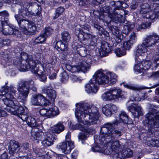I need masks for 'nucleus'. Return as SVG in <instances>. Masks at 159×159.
<instances>
[{"label": "nucleus", "mask_w": 159, "mask_h": 159, "mask_svg": "<svg viewBox=\"0 0 159 159\" xmlns=\"http://www.w3.org/2000/svg\"><path fill=\"white\" fill-rule=\"evenodd\" d=\"M87 137V134L86 135L85 134L83 133H80L78 135V139L82 141V143L83 144H84V143L83 141L85 140Z\"/></svg>", "instance_id": "864d4df0"}, {"label": "nucleus", "mask_w": 159, "mask_h": 159, "mask_svg": "<svg viewBox=\"0 0 159 159\" xmlns=\"http://www.w3.org/2000/svg\"><path fill=\"white\" fill-rule=\"evenodd\" d=\"M101 133L103 135L100 140L106 145L105 154L109 155L118 153L125 147L122 143L115 139V138H119L121 135V132L115 129L113 125L106 123L103 125L101 129Z\"/></svg>", "instance_id": "f03ea898"}, {"label": "nucleus", "mask_w": 159, "mask_h": 159, "mask_svg": "<svg viewBox=\"0 0 159 159\" xmlns=\"http://www.w3.org/2000/svg\"><path fill=\"white\" fill-rule=\"evenodd\" d=\"M113 14H110L109 17L114 21L118 22L120 23L124 22L122 19L123 16L125 14V11L123 9H120V7H115L114 9Z\"/></svg>", "instance_id": "9b49d317"}, {"label": "nucleus", "mask_w": 159, "mask_h": 159, "mask_svg": "<svg viewBox=\"0 0 159 159\" xmlns=\"http://www.w3.org/2000/svg\"><path fill=\"white\" fill-rule=\"evenodd\" d=\"M28 22L29 23L26 25L25 30L23 32L27 35H31L34 34L36 28L32 21L30 20Z\"/></svg>", "instance_id": "393cba45"}, {"label": "nucleus", "mask_w": 159, "mask_h": 159, "mask_svg": "<svg viewBox=\"0 0 159 159\" xmlns=\"http://www.w3.org/2000/svg\"><path fill=\"white\" fill-rule=\"evenodd\" d=\"M7 115V112L2 108L0 107V117H4L6 116Z\"/></svg>", "instance_id": "69168bd1"}, {"label": "nucleus", "mask_w": 159, "mask_h": 159, "mask_svg": "<svg viewBox=\"0 0 159 159\" xmlns=\"http://www.w3.org/2000/svg\"><path fill=\"white\" fill-rule=\"evenodd\" d=\"M127 108L134 117L138 118L139 116H142L143 115L141 107L134 103H131L127 107Z\"/></svg>", "instance_id": "f3484780"}, {"label": "nucleus", "mask_w": 159, "mask_h": 159, "mask_svg": "<svg viewBox=\"0 0 159 159\" xmlns=\"http://www.w3.org/2000/svg\"><path fill=\"white\" fill-rule=\"evenodd\" d=\"M75 33L80 41L84 40V34L81 32L80 28L76 27L75 30Z\"/></svg>", "instance_id": "473e14b6"}, {"label": "nucleus", "mask_w": 159, "mask_h": 159, "mask_svg": "<svg viewBox=\"0 0 159 159\" xmlns=\"http://www.w3.org/2000/svg\"><path fill=\"white\" fill-rule=\"evenodd\" d=\"M57 148L61 150L65 153L69 154L74 148V143L72 141H67L66 142L59 143L57 145Z\"/></svg>", "instance_id": "4468645a"}, {"label": "nucleus", "mask_w": 159, "mask_h": 159, "mask_svg": "<svg viewBox=\"0 0 159 159\" xmlns=\"http://www.w3.org/2000/svg\"><path fill=\"white\" fill-rule=\"evenodd\" d=\"M109 82V78L103 72L102 70L96 71L89 83L85 85V90L88 93H95L98 89L97 85L107 84Z\"/></svg>", "instance_id": "7ed1b4c3"}, {"label": "nucleus", "mask_w": 159, "mask_h": 159, "mask_svg": "<svg viewBox=\"0 0 159 159\" xmlns=\"http://www.w3.org/2000/svg\"><path fill=\"white\" fill-rule=\"evenodd\" d=\"M31 9H29V12L30 15L32 16H38L40 20L42 19V16L41 15V7L37 5V4L34 2V5L31 7Z\"/></svg>", "instance_id": "b1692460"}, {"label": "nucleus", "mask_w": 159, "mask_h": 159, "mask_svg": "<svg viewBox=\"0 0 159 159\" xmlns=\"http://www.w3.org/2000/svg\"><path fill=\"white\" fill-rule=\"evenodd\" d=\"M41 115L47 118L56 116L59 114L58 108L56 106H52L49 109L43 108L39 111Z\"/></svg>", "instance_id": "f8f14e48"}, {"label": "nucleus", "mask_w": 159, "mask_h": 159, "mask_svg": "<svg viewBox=\"0 0 159 159\" xmlns=\"http://www.w3.org/2000/svg\"><path fill=\"white\" fill-rule=\"evenodd\" d=\"M46 39L45 36L43 34H41L37 37L34 40L36 43H41L43 42Z\"/></svg>", "instance_id": "4c0bfd02"}, {"label": "nucleus", "mask_w": 159, "mask_h": 159, "mask_svg": "<svg viewBox=\"0 0 159 159\" xmlns=\"http://www.w3.org/2000/svg\"><path fill=\"white\" fill-rule=\"evenodd\" d=\"M6 98L4 100V103L6 106L9 107L13 109V111H11L12 113L18 116L19 115L24 112V109L23 107L17 105L12 100L13 99V95L9 93L6 94Z\"/></svg>", "instance_id": "0eeeda50"}, {"label": "nucleus", "mask_w": 159, "mask_h": 159, "mask_svg": "<svg viewBox=\"0 0 159 159\" xmlns=\"http://www.w3.org/2000/svg\"><path fill=\"white\" fill-rule=\"evenodd\" d=\"M124 86L126 88L133 91H138L140 89L139 88L137 87L134 85L131 84L129 85L128 84H125L124 85Z\"/></svg>", "instance_id": "6e6d98bb"}, {"label": "nucleus", "mask_w": 159, "mask_h": 159, "mask_svg": "<svg viewBox=\"0 0 159 159\" xmlns=\"http://www.w3.org/2000/svg\"><path fill=\"white\" fill-rule=\"evenodd\" d=\"M32 139L34 140L41 139L43 135V133L40 130H33L31 132Z\"/></svg>", "instance_id": "c756f323"}, {"label": "nucleus", "mask_w": 159, "mask_h": 159, "mask_svg": "<svg viewBox=\"0 0 159 159\" xmlns=\"http://www.w3.org/2000/svg\"><path fill=\"white\" fill-rule=\"evenodd\" d=\"M20 84H22L21 87V88L25 89V88L28 90L29 92L30 89L34 92L37 91V88L35 86L34 82L32 80L20 82L18 83V86H20Z\"/></svg>", "instance_id": "412c9836"}, {"label": "nucleus", "mask_w": 159, "mask_h": 159, "mask_svg": "<svg viewBox=\"0 0 159 159\" xmlns=\"http://www.w3.org/2000/svg\"><path fill=\"white\" fill-rule=\"evenodd\" d=\"M31 103L37 106H47L51 104L50 102L41 94L32 95L31 98Z\"/></svg>", "instance_id": "6e6552de"}, {"label": "nucleus", "mask_w": 159, "mask_h": 159, "mask_svg": "<svg viewBox=\"0 0 159 159\" xmlns=\"http://www.w3.org/2000/svg\"><path fill=\"white\" fill-rule=\"evenodd\" d=\"M148 76L151 77L154 76L156 77H159V71H157L155 72L148 73Z\"/></svg>", "instance_id": "0e129e2a"}, {"label": "nucleus", "mask_w": 159, "mask_h": 159, "mask_svg": "<svg viewBox=\"0 0 159 159\" xmlns=\"http://www.w3.org/2000/svg\"><path fill=\"white\" fill-rule=\"evenodd\" d=\"M79 1L80 5L85 6L89 3V0H77Z\"/></svg>", "instance_id": "680f3d73"}, {"label": "nucleus", "mask_w": 159, "mask_h": 159, "mask_svg": "<svg viewBox=\"0 0 159 159\" xmlns=\"http://www.w3.org/2000/svg\"><path fill=\"white\" fill-rule=\"evenodd\" d=\"M21 57L22 59L25 61L27 63L25 65L22 63V62L20 65V68L22 69V71H26L29 69L31 70V65H30V61H34L31 55H29L27 54L25 52H23L21 54Z\"/></svg>", "instance_id": "ddd939ff"}, {"label": "nucleus", "mask_w": 159, "mask_h": 159, "mask_svg": "<svg viewBox=\"0 0 159 159\" xmlns=\"http://www.w3.org/2000/svg\"><path fill=\"white\" fill-rule=\"evenodd\" d=\"M75 115L79 123L75 125V129L90 133L92 129L84 127L80 123L88 126L97 123L100 116L98 108L94 105H89L86 103H80L76 104Z\"/></svg>", "instance_id": "f257e3e1"}, {"label": "nucleus", "mask_w": 159, "mask_h": 159, "mask_svg": "<svg viewBox=\"0 0 159 159\" xmlns=\"http://www.w3.org/2000/svg\"><path fill=\"white\" fill-rule=\"evenodd\" d=\"M157 106L150 105L149 108V112L146 115L145 120L143 121L150 134L157 130L156 128H159V111H157Z\"/></svg>", "instance_id": "20e7f679"}, {"label": "nucleus", "mask_w": 159, "mask_h": 159, "mask_svg": "<svg viewBox=\"0 0 159 159\" xmlns=\"http://www.w3.org/2000/svg\"><path fill=\"white\" fill-rule=\"evenodd\" d=\"M19 118L21 119L23 121H25L27 122V118L28 116H28L27 114H21L18 116Z\"/></svg>", "instance_id": "052dcab7"}, {"label": "nucleus", "mask_w": 159, "mask_h": 159, "mask_svg": "<svg viewBox=\"0 0 159 159\" xmlns=\"http://www.w3.org/2000/svg\"><path fill=\"white\" fill-rule=\"evenodd\" d=\"M137 37L136 33L133 32L130 34L129 36V41L131 43H135L137 40Z\"/></svg>", "instance_id": "09e8293b"}, {"label": "nucleus", "mask_w": 159, "mask_h": 159, "mask_svg": "<svg viewBox=\"0 0 159 159\" xmlns=\"http://www.w3.org/2000/svg\"><path fill=\"white\" fill-rule=\"evenodd\" d=\"M27 123L29 126L32 127L37 126V122L35 119L31 116L28 117Z\"/></svg>", "instance_id": "c9c22d12"}, {"label": "nucleus", "mask_w": 159, "mask_h": 159, "mask_svg": "<svg viewBox=\"0 0 159 159\" xmlns=\"http://www.w3.org/2000/svg\"><path fill=\"white\" fill-rule=\"evenodd\" d=\"M120 119L118 120L116 119V121L113 123L111 124L113 125V127L116 126L118 127L120 125V123L122 122L124 123L128 124H131L132 121V120L129 118L128 116L126 114V113L123 111H122L120 114Z\"/></svg>", "instance_id": "dca6fc26"}, {"label": "nucleus", "mask_w": 159, "mask_h": 159, "mask_svg": "<svg viewBox=\"0 0 159 159\" xmlns=\"http://www.w3.org/2000/svg\"><path fill=\"white\" fill-rule=\"evenodd\" d=\"M110 77V82L112 84H115L117 81V76L116 75L113 73H109Z\"/></svg>", "instance_id": "79ce46f5"}, {"label": "nucleus", "mask_w": 159, "mask_h": 159, "mask_svg": "<svg viewBox=\"0 0 159 159\" xmlns=\"http://www.w3.org/2000/svg\"><path fill=\"white\" fill-rule=\"evenodd\" d=\"M34 2H26L23 4V6L24 8L26 9H29L30 7H31L33 5H34Z\"/></svg>", "instance_id": "4d7b16f0"}, {"label": "nucleus", "mask_w": 159, "mask_h": 159, "mask_svg": "<svg viewBox=\"0 0 159 159\" xmlns=\"http://www.w3.org/2000/svg\"><path fill=\"white\" fill-rule=\"evenodd\" d=\"M135 26V24L134 23L128 22L125 23L122 30V32L125 35H127L129 34V32Z\"/></svg>", "instance_id": "c85d7f7f"}, {"label": "nucleus", "mask_w": 159, "mask_h": 159, "mask_svg": "<svg viewBox=\"0 0 159 159\" xmlns=\"http://www.w3.org/2000/svg\"><path fill=\"white\" fill-rule=\"evenodd\" d=\"M133 153L132 151L129 148H127L120 151L118 153L113 154L114 159H124L125 158H129L132 157Z\"/></svg>", "instance_id": "a211bd4d"}, {"label": "nucleus", "mask_w": 159, "mask_h": 159, "mask_svg": "<svg viewBox=\"0 0 159 159\" xmlns=\"http://www.w3.org/2000/svg\"><path fill=\"white\" fill-rule=\"evenodd\" d=\"M9 15L8 13L6 11H5L0 12V16H2L4 18H6V19H7V18L8 17Z\"/></svg>", "instance_id": "774afa93"}, {"label": "nucleus", "mask_w": 159, "mask_h": 159, "mask_svg": "<svg viewBox=\"0 0 159 159\" xmlns=\"http://www.w3.org/2000/svg\"><path fill=\"white\" fill-rule=\"evenodd\" d=\"M22 84H20V86H18L17 90L19 92V94L17 97V100L18 102L24 103L26 101V98L29 93L28 90L25 88V89L21 88V87Z\"/></svg>", "instance_id": "2eb2a0df"}, {"label": "nucleus", "mask_w": 159, "mask_h": 159, "mask_svg": "<svg viewBox=\"0 0 159 159\" xmlns=\"http://www.w3.org/2000/svg\"><path fill=\"white\" fill-rule=\"evenodd\" d=\"M81 32H83V33H88L89 30V27L85 25H83L81 27Z\"/></svg>", "instance_id": "e2e57ef3"}, {"label": "nucleus", "mask_w": 159, "mask_h": 159, "mask_svg": "<svg viewBox=\"0 0 159 159\" xmlns=\"http://www.w3.org/2000/svg\"><path fill=\"white\" fill-rule=\"evenodd\" d=\"M46 135L48 139L50 140H52V141H53L54 140L56 139L55 137L53 136V135L49 132L47 133H46Z\"/></svg>", "instance_id": "338daca9"}, {"label": "nucleus", "mask_w": 159, "mask_h": 159, "mask_svg": "<svg viewBox=\"0 0 159 159\" xmlns=\"http://www.w3.org/2000/svg\"><path fill=\"white\" fill-rule=\"evenodd\" d=\"M64 11V8L62 7H58L56 10L55 16L53 17V19H55L61 15Z\"/></svg>", "instance_id": "e433bc0d"}, {"label": "nucleus", "mask_w": 159, "mask_h": 159, "mask_svg": "<svg viewBox=\"0 0 159 159\" xmlns=\"http://www.w3.org/2000/svg\"><path fill=\"white\" fill-rule=\"evenodd\" d=\"M146 16L147 19L152 20H155L159 18V6L156 7L153 11H151Z\"/></svg>", "instance_id": "cd10ccee"}, {"label": "nucleus", "mask_w": 159, "mask_h": 159, "mask_svg": "<svg viewBox=\"0 0 159 159\" xmlns=\"http://www.w3.org/2000/svg\"><path fill=\"white\" fill-rule=\"evenodd\" d=\"M30 63L31 65V71L35 74L38 75L39 76H40L43 74V71L39 70L38 67H37L36 65V62L35 61H30Z\"/></svg>", "instance_id": "2f4dec72"}, {"label": "nucleus", "mask_w": 159, "mask_h": 159, "mask_svg": "<svg viewBox=\"0 0 159 159\" xmlns=\"http://www.w3.org/2000/svg\"><path fill=\"white\" fill-rule=\"evenodd\" d=\"M91 64V60L90 58L84 59V61L79 62L72 68V71L73 72L82 71L86 72L90 69Z\"/></svg>", "instance_id": "1a4fd4ad"}, {"label": "nucleus", "mask_w": 159, "mask_h": 159, "mask_svg": "<svg viewBox=\"0 0 159 159\" xmlns=\"http://www.w3.org/2000/svg\"><path fill=\"white\" fill-rule=\"evenodd\" d=\"M68 76L66 72H64L62 73L61 78V81L62 82H65V81L68 80Z\"/></svg>", "instance_id": "bf43d9fd"}, {"label": "nucleus", "mask_w": 159, "mask_h": 159, "mask_svg": "<svg viewBox=\"0 0 159 159\" xmlns=\"http://www.w3.org/2000/svg\"><path fill=\"white\" fill-rule=\"evenodd\" d=\"M15 17L18 22L20 30L23 32L25 30L26 25L29 23L28 22L30 20L25 19H20V16L18 15H15Z\"/></svg>", "instance_id": "a878e982"}, {"label": "nucleus", "mask_w": 159, "mask_h": 159, "mask_svg": "<svg viewBox=\"0 0 159 159\" xmlns=\"http://www.w3.org/2000/svg\"><path fill=\"white\" fill-rule=\"evenodd\" d=\"M49 88L48 87H44L42 89L43 93L46 94L48 99L53 102L57 97L56 93L54 90Z\"/></svg>", "instance_id": "4be33fe9"}, {"label": "nucleus", "mask_w": 159, "mask_h": 159, "mask_svg": "<svg viewBox=\"0 0 159 159\" xmlns=\"http://www.w3.org/2000/svg\"><path fill=\"white\" fill-rule=\"evenodd\" d=\"M65 127L63 124L61 122H59L53 126L51 128V130L53 132L59 134L63 131Z\"/></svg>", "instance_id": "7c9ffc66"}, {"label": "nucleus", "mask_w": 159, "mask_h": 159, "mask_svg": "<svg viewBox=\"0 0 159 159\" xmlns=\"http://www.w3.org/2000/svg\"><path fill=\"white\" fill-rule=\"evenodd\" d=\"M2 57L6 62L9 61L10 59V55L8 54V51L7 50H5L3 52L1 53Z\"/></svg>", "instance_id": "a19ab883"}, {"label": "nucleus", "mask_w": 159, "mask_h": 159, "mask_svg": "<svg viewBox=\"0 0 159 159\" xmlns=\"http://www.w3.org/2000/svg\"><path fill=\"white\" fill-rule=\"evenodd\" d=\"M2 25V32L4 35H10L14 34L17 37L20 36V32L16 29H15L12 27H11L7 25V20H2L1 21Z\"/></svg>", "instance_id": "9d476101"}, {"label": "nucleus", "mask_w": 159, "mask_h": 159, "mask_svg": "<svg viewBox=\"0 0 159 159\" xmlns=\"http://www.w3.org/2000/svg\"><path fill=\"white\" fill-rule=\"evenodd\" d=\"M29 10L27 9L25 10L23 9H19V13L23 17L27 16H29L30 15Z\"/></svg>", "instance_id": "37998d69"}, {"label": "nucleus", "mask_w": 159, "mask_h": 159, "mask_svg": "<svg viewBox=\"0 0 159 159\" xmlns=\"http://www.w3.org/2000/svg\"><path fill=\"white\" fill-rule=\"evenodd\" d=\"M53 32V30L51 27H46L45 28L44 32L43 34L46 38V37L50 36Z\"/></svg>", "instance_id": "ea45409f"}, {"label": "nucleus", "mask_w": 159, "mask_h": 159, "mask_svg": "<svg viewBox=\"0 0 159 159\" xmlns=\"http://www.w3.org/2000/svg\"><path fill=\"white\" fill-rule=\"evenodd\" d=\"M111 10V8L109 6L104 7L103 8V11L104 13H107L108 14V17H109L110 14H113V13H111L110 11Z\"/></svg>", "instance_id": "13d9d810"}, {"label": "nucleus", "mask_w": 159, "mask_h": 159, "mask_svg": "<svg viewBox=\"0 0 159 159\" xmlns=\"http://www.w3.org/2000/svg\"><path fill=\"white\" fill-rule=\"evenodd\" d=\"M115 52L116 55L119 57L125 55L126 54L125 51L123 49H121L120 48H117L115 51Z\"/></svg>", "instance_id": "c03bdc74"}, {"label": "nucleus", "mask_w": 159, "mask_h": 159, "mask_svg": "<svg viewBox=\"0 0 159 159\" xmlns=\"http://www.w3.org/2000/svg\"><path fill=\"white\" fill-rule=\"evenodd\" d=\"M19 143L14 140H11L8 143V150L9 153L11 155L18 152L20 149Z\"/></svg>", "instance_id": "6ab92c4d"}, {"label": "nucleus", "mask_w": 159, "mask_h": 159, "mask_svg": "<svg viewBox=\"0 0 159 159\" xmlns=\"http://www.w3.org/2000/svg\"><path fill=\"white\" fill-rule=\"evenodd\" d=\"M149 26V23H143L141 25H138V26L137 27V30L138 31H140L142 29L147 28Z\"/></svg>", "instance_id": "3c124183"}, {"label": "nucleus", "mask_w": 159, "mask_h": 159, "mask_svg": "<svg viewBox=\"0 0 159 159\" xmlns=\"http://www.w3.org/2000/svg\"><path fill=\"white\" fill-rule=\"evenodd\" d=\"M53 141L48 139H46L43 140L42 143L45 146H48L51 145L53 144Z\"/></svg>", "instance_id": "603ef678"}, {"label": "nucleus", "mask_w": 159, "mask_h": 159, "mask_svg": "<svg viewBox=\"0 0 159 159\" xmlns=\"http://www.w3.org/2000/svg\"><path fill=\"white\" fill-rule=\"evenodd\" d=\"M110 106L109 104H107L102 108V111L107 116H110L112 113V111L111 110Z\"/></svg>", "instance_id": "72a5a7b5"}, {"label": "nucleus", "mask_w": 159, "mask_h": 159, "mask_svg": "<svg viewBox=\"0 0 159 159\" xmlns=\"http://www.w3.org/2000/svg\"><path fill=\"white\" fill-rule=\"evenodd\" d=\"M79 53L81 56L85 57L87 54V50L84 47H81L79 50Z\"/></svg>", "instance_id": "8fccbe9b"}, {"label": "nucleus", "mask_w": 159, "mask_h": 159, "mask_svg": "<svg viewBox=\"0 0 159 159\" xmlns=\"http://www.w3.org/2000/svg\"><path fill=\"white\" fill-rule=\"evenodd\" d=\"M101 135L99 137V141L100 142L98 144H95L92 148V150L94 152H98L105 154V151L106 148H104V146H106L104 145V143L101 141L100 139L101 136L103 135L100 133Z\"/></svg>", "instance_id": "5701e85b"}, {"label": "nucleus", "mask_w": 159, "mask_h": 159, "mask_svg": "<svg viewBox=\"0 0 159 159\" xmlns=\"http://www.w3.org/2000/svg\"><path fill=\"white\" fill-rule=\"evenodd\" d=\"M16 92V88L12 86H11L9 88L7 87L2 88L0 90V95L5 96V98L2 99V100L4 102V100L6 99V94L9 93L14 96L15 93ZM14 97H13V98Z\"/></svg>", "instance_id": "aec40b11"}, {"label": "nucleus", "mask_w": 159, "mask_h": 159, "mask_svg": "<svg viewBox=\"0 0 159 159\" xmlns=\"http://www.w3.org/2000/svg\"><path fill=\"white\" fill-rule=\"evenodd\" d=\"M129 41L124 42L123 45V48H122L126 51V50H129L131 48L132 44Z\"/></svg>", "instance_id": "49530a36"}, {"label": "nucleus", "mask_w": 159, "mask_h": 159, "mask_svg": "<svg viewBox=\"0 0 159 159\" xmlns=\"http://www.w3.org/2000/svg\"><path fill=\"white\" fill-rule=\"evenodd\" d=\"M124 93L119 89L111 88L104 93L101 97L103 101L111 102L120 98H124Z\"/></svg>", "instance_id": "423d86ee"}, {"label": "nucleus", "mask_w": 159, "mask_h": 159, "mask_svg": "<svg viewBox=\"0 0 159 159\" xmlns=\"http://www.w3.org/2000/svg\"><path fill=\"white\" fill-rule=\"evenodd\" d=\"M157 54L153 56V59L154 61L157 64H159V44L157 46Z\"/></svg>", "instance_id": "a18cd8bd"}, {"label": "nucleus", "mask_w": 159, "mask_h": 159, "mask_svg": "<svg viewBox=\"0 0 159 159\" xmlns=\"http://www.w3.org/2000/svg\"><path fill=\"white\" fill-rule=\"evenodd\" d=\"M34 56L36 60L37 61H40L41 57V54L40 53V51L39 49H37L36 50V52H35Z\"/></svg>", "instance_id": "5fc2aeb1"}, {"label": "nucleus", "mask_w": 159, "mask_h": 159, "mask_svg": "<svg viewBox=\"0 0 159 159\" xmlns=\"http://www.w3.org/2000/svg\"><path fill=\"white\" fill-rule=\"evenodd\" d=\"M159 43V37L157 34L152 33L147 35L143 41V45H139L137 47L135 53V59H137V57L142 55L148 51L146 48L153 47Z\"/></svg>", "instance_id": "39448f33"}, {"label": "nucleus", "mask_w": 159, "mask_h": 159, "mask_svg": "<svg viewBox=\"0 0 159 159\" xmlns=\"http://www.w3.org/2000/svg\"><path fill=\"white\" fill-rule=\"evenodd\" d=\"M134 70L135 71H137L139 73H144V71H143V70L142 69L141 66V63H138L137 64L134 65Z\"/></svg>", "instance_id": "de8ad7c7"}, {"label": "nucleus", "mask_w": 159, "mask_h": 159, "mask_svg": "<svg viewBox=\"0 0 159 159\" xmlns=\"http://www.w3.org/2000/svg\"><path fill=\"white\" fill-rule=\"evenodd\" d=\"M151 65V62L148 60H144L141 63L142 69L144 71L148 70Z\"/></svg>", "instance_id": "f704fd0d"}, {"label": "nucleus", "mask_w": 159, "mask_h": 159, "mask_svg": "<svg viewBox=\"0 0 159 159\" xmlns=\"http://www.w3.org/2000/svg\"><path fill=\"white\" fill-rule=\"evenodd\" d=\"M149 5L147 3L141 4L140 6V12L143 18H147L146 16L151 12Z\"/></svg>", "instance_id": "bb28decb"}, {"label": "nucleus", "mask_w": 159, "mask_h": 159, "mask_svg": "<svg viewBox=\"0 0 159 159\" xmlns=\"http://www.w3.org/2000/svg\"><path fill=\"white\" fill-rule=\"evenodd\" d=\"M61 37L63 41L66 42H69L70 39V35L66 31H64L61 33Z\"/></svg>", "instance_id": "58836bf2"}]
</instances>
